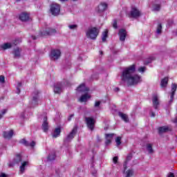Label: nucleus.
<instances>
[{
  "instance_id": "46",
  "label": "nucleus",
  "mask_w": 177,
  "mask_h": 177,
  "mask_svg": "<svg viewBox=\"0 0 177 177\" xmlns=\"http://www.w3.org/2000/svg\"><path fill=\"white\" fill-rule=\"evenodd\" d=\"M28 146H30V147H34V146H35V142L32 141Z\"/></svg>"
},
{
  "instance_id": "18",
  "label": "nucleus",
  "mask_w": 177,
  "mask_h": 177,
  "mask_svg": "<svg viewBox=\"0 0 177 177\" xmlns=\"http://www.w3.org/2000/svg\"><path fill=\"white\" fill-rule=\"evenodd\" d=\"M21 53V49L19 48H15L12 52V54L14 55V57L16 59H19L20 57Z\"/></svg>"
},
{
  "instance_id": "7",
  "label": "nucleus",
  "mask_w": 177,
  "mask_h": 177,
  "mask_svg": "<svg viewBox=\"0 0 177 177\" xmlns=\"http://www.w3.org/2000/svg\"><path fill=\"white\" fill-rule=\"evenodd\" d=\"M85 121L87 124V127L91 131H93V128H95V119L93 118H85Z\"/></svg>"
},
{
  "instance_id": "8",
  "label": "nucleus",
  "mask_w": 177,
  "mask_h": 177,
  "mask_svg": "<svg viewBox=\"0 0 177 177\" xmlns=\"http://www.w3.org/2000/svg\"><path fill=\"white\" fill-rule=\"evenodd\" d=\"M75 133H77V127H74L71 132L67 136V137L64 140L65 143H68V142H71L74 137L75 136Z\"/></svg>"
},
{
  "instance_id": "39",
  "label": "nucleus",
  "mask_w": 177,
  "mask_h": 177,
  "mask_svg": "<svg viewBox=\"0 0 177 177\" xmlns=\"http://www.w3.org/2000/svg\"><path fill=\"white\" fill-rule=\"evenodd\" d=\"M20 86H21V82H18L17 86V93H20Z\"/></svg>"
},
{
  "instance_id": "43",
  "label": "nucleus",
  "mask_w": 177,
  "mask_h": 177,
  "mask_svg": "<svg viewBox=\"0 0 177 177\" xmlns=\"http://www.w3.org/2000/svg\"><path fill=\"white\" fill-rule=\"evenodd\" d=\"M0 82L1 84H3V82H5V77L4 76H3V75L0 76Z\"/></svg>"
},
{
  "instance_id": "38",
  "label": "nucleus",
  "mask_w": 177,
  "mask_h": 177,
  "mask_svg": "<svg viewBox=\"0 0 177 177\" xmlns=\"http://www.w3.org/2000/svg\"><path fill=\"white\" fill-rule=\"evenodd\" d=\"M55 154L49 155L48 157V160L49 161H53V160H55Z\"/></svg>"
},
{
  "instance_id": "12",
  "label": "nucleus",
  "mask_w": 177,
  "mask_h": 177,
  "mask_svg": "<svg viewBox=\"0 0 177 177\" xmlns=\"http://www.w3.org/2000/svg\"><path fill=\"white\" fill-rule=\"evenodd\" d=\"M152 103L153 106L156 110L158 109V107L160 106V100L158 99V96L157 95H154L152 97Z\"/></svg>"
},
{
  "instance_id": "24",
  "label": "nucleus",
  "mask_w": 177,
  "mask_h": 177,
  "mask_svg": "<svg viewBox=\"0 0 177 177\" xmlns=\"http://www.w3.org/2000/svg\"><path fill=\"white\" fill-rule=\"evenodd\" d=\"M146 147L149 154H153V153H154V149H153V144L148 143L147 144Z\"/></svg>"
},
{
  "instance_id": "15",
  "label": "nucleus",
  "mask_w": 177,
  "mask_h": 177,
  "mask_svg": "<svg viewBox=\"0 0 177 177\" xmlns=\"http://www.w3.org/2000/svg\"><path fill=\"white\" fill-rule=\"evenodd\" d=\"M19 17L21 21H28V20H30V14L28 12H22L19 15Z\"/></svg>"
},
{
  "instance_id": "19",
  "label": "nucleus",
  "mask_w": 177,
  "mask_h": 177,
  "mask_svg": "<svg viewBox=\"0 0 177 177\" xmlns=\"http://www.w3.org/2000/svg\"><path fill=\"white\" fill-rule=\"evenodd\" d=\"M3 138L5 139H10L13 136V130H10L8 131H4L3 133Z\"/></svg>"
},
{
  "instance_id": "37",
  "label": "nucleus",
  "mask_w": 177,
  "mask_h": 177,
  "mask_svg": "<svg viewBox=\"0 0 177 177\" xmlns=\"http://www.w3.org/2000/svg\"><path fill=\"white\" fill-rule=\"evenodd\" d=\"M20 143H22V145H25V146H29L30 143H28V142H27V140L22 139L20 140Z\"/></svg>"
},
{
  "instance_id": "45",
  "label": "nucleus",
  "mask_w": 177,
  "mask_h": 177,
  "mask_svg": "<svg viewBox=\"0 0 177 177\" xmlns=\"http://www.w3.org/2000/svg\"><path fill=\"white\" fill-rule=\"evenodd\" d=\"M100 106V101L95 102V107H99Z\"/></svg>"
},
{
  "instance_id": "47",
  "label": "nucleus",
  "mask_w": 177,
  "mask_h": 177,
  "mask_svg": "<svg viewBox=\"0 0 177 177\" xmlns=\"http://www.w3.org/2000/svg\"><path fill=\"white\" fill-rule=\"evenodd\" d=\"M113 26L114 28H118V26H117V21H114Z\"/></svg>"
},
{
  "instance_id": "23",
  "label": "nucleus",
  "mask_w": 177,
  "mask_h": 177,
  "mask_svg": "<svg viewBox=\"0 0 177 177\" xmlns=\"http://www.w3.org/2000/svg\"><path fill=\"white\" fill-rule=\"evenodd\" d=\"M119 116L124 121V122H129V119L128 118V115L120 112Z\"/></svg>"
},
{
  "instance_id": "17",
  "label": "nucleus",
  "mask_w": 177,
  "mask_h": 177,
  "mask_svg": "<svg viewBox=\"0 0 177 177\" xmlns=\"http://www.w3.org/2000/svg\"><path fill=\"white\" fill-rule=\"evenodd\" d=\"M13 46L12 43H6L0 46V50H6V49H10Z\"/></svg>"
},
{
  "instance_id": "33",
  "label": "nucleus",
  "mask_w": 177,
  "mask_h": 177,
  "mask_svg": "<svg viewBox=\"0 0 177 177\" xmlns=\"http://www.w3.org/2000/svg\"><path fill=\"white\" fill-rule=\"evenodd\" d=\"M162 30V26L161 24H158L156 32L157 34H161V30Z\"/></svg>"
},
{
  "instance_id": "44",
  "label": "nucleus",
  "mask_w": 177,
  "mask_h": 177,
  "mask_svg": "<svg viewBox=\"0 0 177 177\" xmlns=\"http://www.w3.org/2000/svg\"><path fill=\"white\" fill-rule=\"evenodd\" d=\"M113 161L114 162V164H117L118 161V156H115L113 158Z\"/></svg>"
},
{
  "instance_id": "56",
  "label": "nucleus",
  "mask_w": 177,
  "mask_h": 177,
  "mask_svg": "<svg viewBox=\"0 0 177 177\" xmlns=\"http://www.w3.org/2000/svg\"><path fill=\"white\" fill-rule=\"evenodd\" d=\"M16 1H17V2H20L21 0H16Z\"/></svg>"
},
{
  "instance_id": "25",
  "label": "nucleus",
  "mask_w": 177,
  "mask_h": 177,
  "mask_svg": "<svg viewBox=\"0 0 177 177\" xmlns=\"http://www.w3.org/2000/svg\"><path fill=\"white\" fill-rule=\"evenodd\" d=\"M168 85V77H165L161 80L160 86L161 88H166Z\"/></svg>"
},
{
  "instance_id": "50",
  "label": "nucleus",
  "mask_w": 177,
  "mask_h": 177,
  "mask_svg": "<svg viewBox=\"0 0 177 177\" xmlns=\"http://www.w3.org/2000/svg\"><path fill=\"white\" fill-rule=\"evenodd\" d=\"M151 117H156V113L154 112H151Z\"/></svg>"
},
{
  "instance_id": "16",
  "label": "nucleus",
  "mask_w": 177,
  "mask_h": 177,
  "mask_svg": "<svg viewBox=\"0 0 177 177\" xmlns=\"http://www.w3.org/2000/svg\"><path fill=\"white\" fill-rule=\"evenodd\" d=\"M105 138H106L105 144L106 145H110V143H111V140H113V138H114V133L106 134Z\"/></svg>"
},
{
  "instance_id": "5",
  "label": "nucleus",
  "mask_w": 177,
  "mask_h": 177,
  "mask_svg": "<svg viewBox=\"0 0 177 177\" xmlns=\"http://www.w3.org/2000/svg\"><path fill=\"white\" fill-rule=\"evenodd\" d=\"M50 11L53 16H57L60 13V5L56 3H52L50 5Z\"/></svg>"
},
{
  "instance_id": "32",
  "label": "nucleus",
  "mask_w": 177,
  "mask_h": 177,
  "mask_svg": "<svg viewBox=\"0 0 177 177\" xmlns=\"http://www.w3.org/2000/svg\"><path fill=\"white\" fill-rule=\"evenodd\" d=\"M19 162H21V156L20 155H17L14 158V164H19Z\"/></svg>"
},
{
  "instance_id": "58",
  "label": "nucleus",
  "mask_w": 177,
  "mask_h": 177,
  "mask_svg": "<svg viewBox=\"0 0 177 177\" xmlns=\"http://www.w3.org/2000/svg\"><path fill=\"white\" fill-rule=\"evenodd\" d=\"M73 1H78V0H73Z\"/></svg>"
},
{
  "instance_id": "21",
  "label": "nucleus",
  "mask_w": 177,
  "mask_h": 177,
  "mask_svg": "<svg viewBox=\"0 0 177 177\" xmlns=\"http://www.w3.org/2000/svg\"><path fill=\"white\" fill-rule=\"evenodd\" d=\"M88 99H91V95H89V94L88 93H85L84 95L80 97V102H81L82 103L88 102Z\"/></svg>"
},
{
  "instance_id": "14",
  "label": "nucleus",
  "mask_w": 177,
  "mask_h": 177,
  "mask_svg": "<svg viewBox=\"0 0 177 177\" xmlns=\"http://www.w3.org/2000/svg\"><path fill=\"white\" fill-rule=\"evenodd\" d=\"M120 37V41L124 42L125 38H127V30L125 29H120L118 32Z\"/></svg>"
},
{
  "instance_id": "3",
  "label": "nucleus",
  "mask_w": 177,
  "mask_h": 177,
  "mask_svg": "<svg viewBox=\"0 0 177 177\" xmlns=\"http://www.w3.org/2000/svg\"><path fill=\"white\" fill-rule=\"evenodd\" d=\"M39 104V92L38 91H35L32 94V100H30L29 104L30 107H37Z\"/></svg>"
},
{
  "instance_id": "27",
  "label": "nucleus",
  "mask_w": 177,
  "mask_h": 177,
  "mask_svg": "<svg viewBox=\"0 0 177 177\" xmlns=\"http://www.w3.org/2000/svg\"><path fill=\"white\" fill-rule=\"evenodd\" d=\"M62 132V130L60 128H56L54 131V133L53 134V138H58V136H60V133Z\"/></svg>"
},
{
  "instance_id": "31",
  "label": "nucleus",
  "mask_w": 177,
  "mask_h": 177,
  "mask_svg": "<svg viewBox=\"0 0 177 177\" xmlns=\"http://www.w3.org/2000/svg\"><path fill=\"white\" fill-rule=\"evenodd\" d=\"M124 174L125 175L124 177H131L132 175H133V170L129 169L127 171H124Z\"/></svg>"
},
{
  "instance_id": "41",
  "label": "nucleus",
  "mask_w": 177,
  "mask_h": 177,
  "mask_svg": "<svg viewBox=\"0 0 177 177\" xmlns=\"http://www.w3.org/2000/svg\"><path fill=\"white\" fill-rule=\"evenodd\" d=\"M139 73H145L146 71V67L145 66H141L138 68Z\"/></svg>"
},
{
  "instance_id": "49",
  "label": "nucleus",
  "mask_w": 177,
  "mask_h": 177,
  "mask_svg": "<svg viewBox=\"0 0 177 177\" xmlns=\"http://www.w3.org/2000/svg\"><path fill=\"white\" fill-rule=\"evenodd\" d=\"M73 117H74V115H71L70 116H69V118H68V121H71V118H73Z\"/></svg>"
},
{
  "instance_id": "54",
  "label": "nucleus",
  "mask_w": 177,
  "mask_h": 177,
  "mask_svg": "<svg viewBox=\"0 0 177 177\" xmlns=\"http://www.w3.org/2000/svg\"><path fill=\"white\" fill-rule=\"evenodd\" d=\"M14 44V45H17V44H19V42H17V41H15V43H13Z\"/></svg>"
},
{
  "instance_id": "42",
  "label": "nucleus",
  "mask_w": 177,
  "mask_h": 177,
  "mask_svg": "<svg viewBox=\"0 0 177 177\" xmlns=\"http://www.w3.org/2000/svg\"><path fill=\"white\" fill-rule=\"evenodd\" d=\"M131 160H132V153H129V155H127L126 161H131Z\"/></svg>"
},
{
  "instance_id": "11",
  "label": "nucleus",
  "mask_w": 177,
  "mask_h": 177,
  "mask_svg": "<svg viewBox=\"0 0 177 177\" xmlns=\"http://www.w3.org/2000/svg\"><path fill=\"white\" fill-rule=\"evenodd\" d=\"M177 85L175 83L171 84V90L170 92V103L174 102V96H175V92H176Z\"/></svg>"
},
{
  "instance_id": "36",
  "label": "nucleus",
  "mask_w": 177,
  "mask_h": 177,
  "mask_svg": "<svg viewBox=\"0 0 177 177\" xmlns=\"http://www.w3.org/2000/svg\"><path fill=\"white\" fill-rule=\"evenodd\" d=\"M115 142L117 146H120V145H121V137H117L115 139Z\"/></svg>"
},
{
  "instance_id": "30",
  "label": "nucleus",
  "mask_w": 177,
  "mask_h": 177,
  "mask_svg": "<svg viewBox=\"0 0 177 177\" xmlns=\"http://www.w3.org/2000/svg\"><path fill=\"white\" fill-rule=\"evenodd\" d=\"M161 9V6L160 4H154L152 7V10L153 12H159Z\"/></svg>"
},
{
  "instance_id": "55",
  "label": "nucleus",
  "mask_w": 177,
  "mask_h": 177,
  "mask_svg": "<svg viewBox=\"0 0 177 177\" xmlns=\"http://www.w3.org/2000/svg\"><path fill=\"white\" fill-rule=\"evenodd\" d=\"M124 171L127 169V165H124Z\"/></svg>"
},
{
  "instance_id": "40",
  "label": "nucleus",
  "mask_w": 177,
  "mask_h": 177,
  "mask_svg": "<svg viewBox=\"0 0 177 177\" xmlns=\"http://www.w3.org/2000/svg\"><path fill=\"white\" fill-rule=\"evenodd\" d=\"M7 111H8V109H3L1 111V114H0V120L3 117L4 114H6Z\"/></svg>"
},
{
  "instance_id": "51",
  "label": "nucleus",
  "mask_w": 177,
  "mask_h": 177,
  "mask_svg": "<svg viewBox=\"0 0 177 177\" xmlns=\"http://www.w3.org/2000/svg\"><path fill=\"white\" fill-rule=\"evenodd\" d=\"M168 177H175V175H174V173H171L169 174Z\"/></svg>"
},
{
  "instance_id": "52",
  "label": "nucleus",
  "mask_w": 177,
  "mask_h": 177,
  "mask_svg": "<svg viewBox=\"0 0 177 177\" xmlns=\"http://www.w3.org/2000/svg\"><path fill=\"white\" fill-rule=\"evenodd\" d=\"M118 91H120V88L118 87L115 88V92H118Z\"/></svg>"
},
{
  "instance_id": "35",
  "label": "nucleus",
  "mask_w": 177,
  "mask_h": 177,
  "mask_svg": "<svg viewBox=\"0 0 177 177\" xmlns=\"http://www.w3.org/2000/svg\"><path fill=\"white\" fill-rule=\"evenodd\" d=\"M153 60H156V58L154 57H150L147 61L145 62V64H149V63H151Z\"/></svg>"
},
{
  "instance_id": "29",
  "label": "nucleus",
  "mask_w": 177,
  "mask_h": 177,
  "mask_svg": "<svg viewBox=\"0 0 177 177\" xmlns=\"http://www.w3.org/2000/svg\"><path fill=\"white\" fill-rule=\"evenodd\" d=\"M108 34H109V31L107 30H105L102 32V42H106V39H107Z\"/></svg>"
},
{
  "instance_id": "6",
  "label": "nucleus",
  "mask_w": 177,
  "mask_h": 177,
  "mask_svg": "<svg viewBox=\"0 0 177 177\" xmlns=\"http://www.w3.org/2000/svg\"><path fill=\"white\" fill-rule=\"evenodd\" d=\"M60 56H62V52L60 50H52L50 53V59L51 60H57L60 59Z\"/></svg>"
},
{
  "instance_id": "9",
  "label": "nucleus",
  "mask_w": 177,
  "mask_h": 177,
  "mask_svg": "<svg viewBox=\"0 0 177 177\" xmlns=\"http://www.w3.org/2000/svg\"><path fill=\"white\" fill-rule=\"evenodd\" d=\"M129 17H133V19H138L140 17V11L136 8H132L130 13L129 14Z\"/></svg>"
},
{
  "instance_id": "13",
  "label": "nucleus",
  "mask_w": 177,
  "mask_h": 177,
  "mask_svg": "<svg viewBox=\"0 0 177 177\" xmlns=\"http://www.w3.org/2000/svg\"><path fill=\"white\" fill-rule=\"evenodd\" d=\"M41 129L44 131V132H48V130L49 129V123L48 122V118H46V116H45L44 118Z\"/></svg>"
},
{
  "instance_id": "22",
  "label": "nucleus",
  "mask_w": 177,
  "mask_h": 177,
  "mask_svg": "<svg viewBox=\"0 0 177 177\" xmlns=\"http://www.w3.org/2000/svg\"><path fill=\"white\" fill-rule=\"evenodd\" d=\"M107 9V3H101L98 6V12H104Z\"/></svg>"
},
{
  "instance_id": "59",
  "label": "nucleus",
  "mask_w": 177,
  "mask_h": 177,
  "mask_svg": "<svg viewBox=\"0 0 177 177\" xmlns=\"http://www.w3.org/2000/svg\"><path fill=\"white\" fill-rule=\"evenodd\" d=\"M10 167H12V165H10Z\"/></svg>"
},
{
  "instance_id": "26",
  "label": "nucleus",
  "mask_w": 177,
  "mask_h": 177,
  "mask_svg": "<svg viewBox=\"0 0 177 177\" xmlns=\"http://www.w3.org/2000/svg\"><path fill=\"white\" fill-rule=\"evenodd\" d=\"M28 165V162L26 161L22 163V165L20 166V173L24 174V171H26V167Z\"/></svg>"
},
{
  "instance_id": "53",
  "label": "nucleus",
  "mask_w": 177,
  "mask_h": 177,
  "mask_svg": "<svg viewBox=\"0 0 177 177\" xmlns=\"http://www.w3.org/2000/svg\"><path fill=\"white\" fill-rule=\"evenodd\" d=\"M32 39H37V37L35 36H32Z\"/></svg>"
},
{
  "instance_id": "34",
  "label": "nucleus",
  "mask_w": 177,
  "mask_h": 177,
  "mask_svg": "<svg viewBox=\"0 0 177 177\" xmlns=\"http://www.w3.org/2000/svg\"><path fill=\"white\" fill-rule=\"evenodd\" d=\"M68 28L70 30H77V28H78V25L77 24L68 25Z\"/></svg>"
},
{
  "instance_id": "57",
  "label": "nucleus",
  "mask_w": 177,
  "mask_h": 177,
  "mask_svg": "<svg viewBox=\"0 0 177 177\" xmlns=\"http://www.w3.org/2000/svg\"><path fill=\"white\" fill-rule=\"evenodd\" d=\"M100 54H101V55H103V52L100 51Z\"/></svg>"
},
{
  "instance_id": "28",
  "label": "nucleus",
  "mask_w": 177,
  "mask_h": 177,
  "mask_svg": "<svg viewBox=\"0 0 177 177\" xmlns=\"http://www.w3.org/2000/svg\"><path fill=\"white\" fill-rule=\"evenodd\" d=\"M168 131H169V129L168 128V127L164 126L158 128L159 133H164L165 132H168Z\"/></svg>"
},
{
  "instance_id": "4",
  "label": "nucleus",
  "mask_w": 177,
  "mask_h": 177,
  "mask_svg": "<svg viewBox=\"0 0 177 177\" xmlns=\"http://www.w3.org/2000/svg\"><path fill=\"white\" fill-rule=\"evenodd\" d=\"M53 34H56V29L46 27L40 30L41 37H46V35H53Z\"/></svg>"
},
{
  "instance_id": "20",
  "label": "nucleus",
  "mask_w": 177,
  "mask_h": 177,
  "mask_svg": "<svg viewBox=\"0 0 177 177\" xmlns=\"http://www.w3.org/2000/svg\"><path fill=\"white\" fill-rule=\"evenodd\" d=\"M77 91L78 92H83L84 93H85V92H88V91H89V88L85 86L84 84H82L77 87Z\"/></svg>"
},
{
  "instance_id": "1",
  "label": "nucleus",
  "mask_w": 177,
  "mask_h": 177,
  "mask_svg": "<svg viewBox=\"0 0 177 177\" xmlns=\"http://www.w3.org/2000/svg\"><path fill=\"white\" fill-rule=\"evenodd\" d=\"M136 70L135 64L124 68L120 75L121 81L123 84H127V86H133L142 82V77L138 75H133Z\"/></svg>"
},
{
  "instance_id": "2",
  "label": "nucleus",
  "mask_w": 177,
  "mask_h": 177,
  "mask_svg": "<svg viewBox=\"0 0 177 177\" xmlns=\"http://www.w3.org/2000/svg\"><path fill=\"white\" fill-rule=\"evenodd\" d=\"M97 35H99V29L96 27L88 28L86 31V37L88 39L95 41L97 38Z\"/></svg>"
},
{
  "instance_id": "10",
  "label": "nucleus",
  "mask_w": 177,
  "mask_h": 177,
  "mask_svg": "<svg viewBox=\"0 0 177 177\" xmlns=\"http://www.w3.org/2000/svg\"><path fill=\"white\" fill-rule=\"evenodd\" d=\"M64 84L58 82L54 86L55 93H62Z\"/></svg>"
},
{
  "instance_id": "48",
  "label": "nucleus",
  "mask_w": 177,
  "mask_h": 177,
  "mask_svg": "<svg viewBox=\"0 0 177 177\" xmlns=\"http://www.w3.org/2000/svg\"><path fill=\"white\" fill-rule=\"evenodd\" d=\"M0 177H8V176L5 173H1Z\"/></svg>"
}]
</instances>
